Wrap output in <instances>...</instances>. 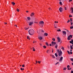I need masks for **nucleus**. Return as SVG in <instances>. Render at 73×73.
<instances>
[{
  "label": "nucleus",
  "instance_id": "nucleus-24",
  "mask_svg": "<svg viewBox=\"0 0 73 73\" xmlns=\"http://www.w3.org/2000/svg\"><path fill=\"white\" fill-rule=\"evenodd\" d=\"M27 19H28V20H31V18H30L29 17H28Z\"/></svg>",
  "mask_w": 73,
  "mask_h": 73
},
{
  "label": "nucleus",
  "instance_id": "nucleus-27",
  "mask_svg": "<svg viewBox=\"0 0 73 73\" xmlns=\"http://www.w3.org/2000/svg\"><path fill=\"white\" fill-rule=\"evenodd\" d=\"M73 28V25H72V27H70V29H72Z\"/></svg>",
  "mask_w": 73,
  "mask_h": 73
},
{
  "label": "nucleus",
  "instance_id": "nucleus-1",
  "mask_svg": "<svg viewBox=\"0 0 73 73\" xmlns=\"http://www.w3.org/2000/svg\"><path fill=\"white\" fill-rule=\"evenodd\" d=\"M29 33L30 35L31 36L33 35L35 33V31L33 29H31V30H29Z\"/></svg>",
  "mask_w": 73,
  "mask_h": 73
},
{
  "label": "nucleus",
  "instance_id": "nucleus-26",
  "mask_svg": "<svg viewBox=\"0 0 73 73\" xmlns=\"http://www.w3.org/2000/svg\"><path fill=\"white\" fill-rule=\"evenodd\" d=\"M57 31H58V32H61V30L60 29L57 30Z\"/></svg>",
  "mask_w": 73,
  "mask_h": 73
},
{
  "label": "nucleus",
  "instance_id": "nucleus-14",
  "mask_svg": "<svg viewBox=\"0 0 73 73\" xmlns=\"http://www.w3.org/2000/svg\"><path fill=\"white\" fill-rule=\"evenodd\" d=\"M33 24V22H31L29 23V25H32Z\"/></svg>",
  "mask_w": 73,
  "mask_h": 73
},
{
  "label": "nucleus",
  "instance_id": "nucleus-3",
  "mask_svg": "<svg viewBox=\"0 0 73 73\" xmlns=\"http://www.w3.org/2000/svg\"><path fill=\"white\" fill-rule=\"evenodd\" d=\"M51 44L52 46H54V45L56 44V43L52 41L51 42Z\"/></svg>",
  "mask_w": 73,
  "mask_h": 73
},
{
  "label": "nucleus",
  "instance_id": "nucleus-25",
  "mask_svg": "<svg viewBox=\"0 0 73 73\" xmlns=\"http://www.w3.org/2000/svg\"><path fill=\"white\" fill-rule=\"evenodd\" d=\"M55 47L56 49H57V45L56 44V46H55Z\"/></svg>",
  "mask_w": 73,
  "mask_h": 73
},
{
  "label": "nucleus",
  "instance_id": "nucleus-13",
  "mask_svg": "<svg viewBox=\"0 0 73 73\" xmlns=\"http://www.w3.org/2000/svg\"><path fill=\"white\" fill-rule=\"evenodd\" d=\"M52 57L53 58H56V57H55V56L53 55H52Z\"/></svg>",
  "mask_w": 73,
  "mask_h": 73
},
{
  "label": "nucleus",
  "instance_id": "nucleus-33",
  "mask_svg": "<svg viewBox=\"0 0 73 73\" xmlns=\"http://www.w3.org/2000/svg\"><path fill=\"white\" fill-rule=\"evenodd\" d=\"M17 12H19V9H17Z\"/></svg>",
  "mask_w": 73,
  "mask_h": 73
},
{
  "label": "nucleus",
  "instance_id": "nucleus-34",
  "mask_svg": "<svg viewBox=\"0 0 73 73\" xmlns=\"http://www.w3.org/2000/svg\"><path fill=\"white\" fill-rule=\"evenodd\" d=\"M67 52L69 54H70V52H69V51L68 50V51H67Z\"/></svg>",
  "mask_w": 73,
  "mask_h": 73
},
{
  "label": "nucleus",
  "instance_id": "nucleus-61",
  "mask_svg": "<svg viewBox=\"0 0 73 73\" xmlns=\"http://www.w3.org/2000/svg\"><path fill=\"white\" fill-rule=\"evenodd\" d=\"M72 65H73V63H72Z\"/></svg>",
  "mask_w": 73,
  "mask_h": 73
},
{
  "label": "nucleus",
  "instance_id": "nucleus-52",
  "mask_svg": "<svg viewBox=\"0 0 73 73\" xmlns=\"http://www.w3.org/2000/svg\"><path fill=\"white\" fill-rule=\"evenodd\" d=\"M72 24H73V23L71 22V25H72Z\"/></svg>",
  "mask_w": 73,
  "mask_h": 73
},
{
  "label": "nucleus",
  "instance_id": "nucleus-62",
  "mask_svg": "<svg viewBox=\"0 0 73 73\" xmlns=\"http://www.w3.org/2000/svg\"><path fill=\"white\" fill-rule=\"evenodd\" d=\"M35 23H38L37 22H35Z\"/></svg>",
  "mask_w": 73,
  "mask_h": 73
},
{
  "label": "nucleus",
  "instance_id": "nucleus-6",
  "mask_svg": "<svg viewBox=\"0 0 73 73\" xmlns=\"http://www.w3.org/2000/svg\"><path fill=\"white\" fill-rule=\"evenodd\" d=\"M67 40H71L70 36H69L68 37Z\"/></svg>",
  "mask_w": 73,
  "mask_h": 73
},
{
  "label": "nucleus",
  "instance_id": "nucleus-60",
  "mask_svg": "<svg viewBox=\"0 0 73 73\" xmlns=\"http://www.w3.org/2000/svg\"><path fill=\"white\" fill-rule=\"evenodd\" d=\"M50 46H52V44H50Z\"/></svg>",
  "mask_w": 73,
  "mask_h": 73
},
{
  "label": "nucleus",
  "instance_id": "nucleus-43",
  "mask_svg": "<svg viewBox=\"0 0 73 73\" xmlns=\"http://www.w3.org/2000/svg\"><path fill=\"white\" fill-rule=\"evenodd\" d=\"M55 26L56 27H57V26H58L56 24H55Z\"/></svg>",
  "mask_w": 73,
  "mask_h": 73
},
{
  "label": "nucleus",
  "instance_id": "nucleus-21",
  "mask_svg": "<svg viewBox=\"0 0 73 73\" xmlns=\"http://www.w3.org/2000/svg\"><path fill=\"white\" fill-rule=\"evenodd\" d=\"M61 48L62 49V50H64V47H62Z\"/></svg>",
  "mask_w": 73,
  "mask_h": 73
},
{
  "label": "nucleus",
  "instance_id": "nucleus-17",
  "mask_svg": "<svg viewBox=\"0 0 73 73\" xmlns=\"http://www.w3.org/2000/svg\"><path fill=\"white\" fill-rule=\"evenodd\" d=\"M70 48L71 49H73V47H72V45L70 46Z\"/></svg>",
  "mask_w": 73,
  "mask_h": 73
},
{
  "label": "nucleus",
  "instance_id": "nucleus-41",
  "mask_svg": "<svg viewBox=\"0 0 73 73\" xmlns=\"http://www.w3.org/2000/svg\"><path fill=\"white\" fill-rule=\"evenodd\" d=\"M22 67H23V68H24V67H25V66L24 65V64H23L22 65Z\"/></svg>",
  "mask_w": 73,
  "mask_h": 73
},
{
  "label": "nucleus",
  "instance_id": "nucleus-10",
  "mask_svg": "<svg viewBox=\"0 0 73 73\" xmlns=\"http://www.w3.org/2000/svg\"><path fill=\"white\" fill-rule=\"evenodd\" d=\"M38 38L40 40H41L42 39V37L40 36L38 37Z\"/></svg>",
  "mask_w": 73,
  "mask_h": 73
},
{
  "label": "nucleus",
  "instance_id": "nucleus-18",
  "mask_svg": "<svg viewBox=\"0 0 73 73\" xmlns=\"http://www.w3.org/2000/svg\"><path fill=\"white\" fill-rule=\"evenodd\" d=\"M50 52V50H48L47 51H46V53H49V52Z\"/></svg>",
  "mask_w": 73,
  "mask_h": 73
},
{
  "label": "nucleus",
  "instance_id": "nucleus-55",
  "mask_svg": "<svg viewBox=\"0 0 73 73\" xmlns=\"http://www.w3.org/2000/svg\"><path fill=\"white\" fill-rule=\"evenodd\" d=\"M27 39H29V38H28V37H29L28 36H27Z\"/></svg>",
  "mask_w": 73,
  "mask_h": 73
},
{
  "label": "nucleus",
  "instance_id": "nucleus-16",
  "mask_svg": "<svg viewBox=\"0 0 73 73\" xmlns=\"http://www.w3.org/2000/svg\"><path fill=\"white\" fill-rule=\"evenodd\" d=\"M11 4L13 5H15V3L14 2H12Z\"/></svg>",
  "mask_w": 73,
  "mask_h": 73
},
{
  "label": "nucleus",
  "instance_id": "nucleus-32",
  "mask_svg": "<svg viewBox=\"0 0 73 73\" xmlns=\"http://www.w3.org/2000/svg\"><path fill=\"white\" fill-rule=\"evenodd\" d=\"M54 28H57V27H56V25L55 24V23L54 25Z\"/></svg>",
  "mask_w": 73,
  "mask_h": 73
},
{
  "label": "nucleus",
  "instance_id": "nucleus-53",
  "mask_svg": "<svg viewBox=\"0 0 73 73\" xmlns=\"http://www.w3.org/2000/svg\"><path fill=\"white\" fill-rule=\"evenodd\" d=\"M70 44H71V43H72V41H70Z\"/></svg>",
  "mask_w": 73,
  "mask_h": 73
},
{
  "label": "nucleus",
  "instance_id": "nucleus-54",
  "mask_svg": "<svg viewBox=\"0 0 73 73\" xmlns=\"http://www.w3.org/2000/svg\"><path fill=\"white\" fill-rule=\"evenodd\" d=\"M33 51H35V50H35V49H33Z\"/></svg>",
  "mask_w": 73,
  "mask_h": 73
},
{
  "label": "nucleus",
  "instance_id": "nucleus-39",
  "mask_svg": "<svg viewBox=\"0 0 73 73\" xmlns=\"http://www.w3.org/2000/svg\"><path fill=\"white\" fill-rule=\"evenodd\" d=\"M69 36H70V37H71V38H72V35H70Z\"/></svg>",
  "mask_w": 73,
  "mask_h": 73
},
{
  "label": "nucleus",
  "instance_id": "nucleus-48",
  "mask_svg": "<svg viewBox=\"0 0 73 73\" xmlns=\"http://www.w3.org/2000/svg\"><path fill=\"white\" fill-rule=\"evenodd\" d=\"M72 17V15H70L69 17Z\"/></svg>",
  "mask_w": 73,
  "mask_h": 73
},
{
  "label": "nucleus",
  "instance_id": "nucleus-7",
  "mask_svg": "<svg viewBox=\"0 0 73 73\" xmlns=\"http://www.w3.org/2000/svg\"><path fill=\"white\" fill-rule=\"evenodd\" d=\"M44 21H40L39 22V24H44Z\"/></svg>",
  "mask_w": 73,
  "mask_h": 73
},
{
  "label": "nucleus",
  "instance_id": "nucleus-56",
  "mask_svg": "<svg viewBox=\"0 0 73 73\" xmlns=\"http://www.w3.org/2000/svg\"><path fill=\"white\" fill-rule=\"evenodd\" d=\"M36 64H37V61H36Z\"/></svg>",
  "mask_w": 73,
  "mask_h": 73
},
{
  "label": "nucleus",
  "instance_id": "nucleus-37",
  "mask_svg": "<svg viewBox=\"0 0 73 73\" xmlns=\"http://www.w3.org/2000/svg\"><path fill=\"white\" fill-rule=\"evenodd\" d=\"M58 63H59V62H58L57 63H56L55 64V65H57V64H58Z\"/></svg>",
  "mask_w": 73,
  "mask_h": 73
},
{
  "label": "nucleus",
  "instance_id": "nucleus-23",
  "mask_svg": "<svg viewBox=\"0 0 73 73\" xmlns=\"http://www.w3.org/2000/svg\"><path fill=\"white\" fill-rule=\"evenodd\" d=\"M70 60L72 61L73 62V58H70Z\"/></svg>",
  "mask_w": 73,
  "mask_h": 73
},
{
  "label": "nucleus",
  "instance_id": "nucleus-42",
  "mask_svg": "<svg viewBox=\"0 0 73 73\" xmlns=\"http://www.w3.org/2000/svg\"><path fill=\"white\" fill-rule=\"evenodd\" d=\"M70 20L71 21V22H72V18L70 19Z\"/></svg>",
  "mask_w": 73,
  "mask_h": 73
},
{
  "label": "nucleus",
  "instance_id": "nucleus-58",
  "mask_svg": "<svg viewBox=\"0 0 73 73\" xmlns=\"http://www.w3.org/2000/svg\"><path fill=\"white\" fill-rule=\"evenodd\" d=\"M52 50V53H53V50Z\"/></svg>",
  "mask_w": 73,
  "mask_h": 73
},
{
  "label": "nucleus",
  "instance_id": "nucleus-29",
  "mask_svg": "<svg viewBox=\"0 0 73 73\" xmlns=\"http://www.w3.org/2000/svg\"><path fill=\"white\" fill-rule=\"evenodd\" d=\"M52 40H53V41H55V39L54 38H53L52 39Z\"/></svg>",
  "mask_w": 73,
  "mask_h": 73
},
{
  "label": "nucleus",
  "instance_id": "nucleus-47",
  "mask_svg": "<svg viewBox=\"0 0 73 73\" xmlns=\"http://www.w3.org/2000/svg\"><path fill=\"white\" fill-rule=\"evenodd\" d=\"M71 42H73V39H71Z\"/></svg>",
  "mask_w": 73,
  "mask_h": 73
},
{
  "label": "nucleus",
  "instance_id": "nucleus-5",
  "mask_svg": "<svg viewBox=\"0 0 73 73\" xmlns=\"http://www.w3.org/2000/svg\"><path fill=\"white\" fill-rule=\"evenodd\" d=\"M59 10L60 12H62V7H60Z\"/></svg>",
  "mask_w": 73,
  "mask_h": 73
},
{
  "label": "nucleus",
  "instance_id": "nucleus-57",
  "mask_svg": "<svg viewBox=\"0 0 73 73\" xmlns=\"http://www.w3.org/2000/svg\"><path fill=\"white\" fill-rule=\"evenodd\" d=\"M4 23V24H7V23Z\"/></svg>",
  "mask_w": 73,
  "mask_h": 73
},
{
  "label": "nucleus",
  "instance_id": "nucleus-59",
  "mask_svg": "<svg viewBox=\"0 0 73 73\" xmlns=\"http://www.w3.org/2000/svg\"><path fill=\"white\" fill-rule=\"evenodd\" d=\"M28 11H26V12L27 13H28Z\"/></svg>",
  "mask_w": 73,
  "mask_h": 73
},
{
  "label": "nucleus",
  "instance_id": "nucleus-36",
  "mask_svg": "<svg viewBox=\"0 0 73 73\" xmlns=\"http://www.w3.org/2000/svg\"><path fill=\"white\" fill-rule=\"evenodd\" d=\"M70 67V66H69V65H68L67 66V68H68Z\"/></svg>",
  "mask_w": 73,
  "mask_h": 73
},
{
  "label": "nucleus",
  "instance_id": "nucleus-40",
  "mask_svg": "<svg viewBox=\"0 0 73 73\" xmlns=\"http://www.w3.org/2000/svg\"><path fill=\"white\" fill-rule=\"evenodd\" d=\"M67 48H68V49H70V47H69V46H67Z\"/></svg>",
  "mask_w": 73,
  "mask_h": 73
},
{
  "label": "nucleus",
  "instance_id": "nucleus-51",
  "mask_svg": "<svg viewBox=\"0 0 73 73\" xmlns=\"http://www.w3.org/2000/svg\"><path fill=\"white\" fill-rule=\"evenodd\" d=\"M71 73H73V70H72L71 71Z\"/></svg>",
  "mask_w": 73,
  "mask_h": 73
},
{
  "label": "nucleus",
  "instance_id": "nucleus-31",
  "mask_svg": "<svg viewBox=\"0 0 73 73\" xmlns=\"http://www.w3.org/2000/svg\"><path fill=\"white\" fill-rule=\"evenodd\" d=\"M59 4H60V5H62V2H61V1H60L59 2Z\"/></svg>",
  "mask_w": 73,
  "mask_h": 73
},
{
  "label": "nucleus",
  "instance_id": "nucleus-9",
  "mask_svg": "<svg viewBox=\"0 0 73 73\" xmlns=\"http://www.w3.org/2000/svg\"><path fill=\"white\" fill-rule=\"evenodd\" d=\"M63 58V57H62V56H61L60 58L59 61H62Z\"/></svg>",
  "mask_w": 73,
  "mask_h": 73
},
{
  "label": "nucleus",
  "instance_id": "nucleus-63",
  "mask_svg": "<svg viewBox=\"0 0 73 73\" xmlns=\"http://www.w3.org/2000/svg\"><path fill=\"white\" fill-rule=\"evenodd\" d=\"M50 7L49 9H50Z\"/></svg>",
  "mask_w": 73,
  "mask_h": 73
},
{
  "label": "nucleus",
  "instance_id": "nucleus-30",
  "mask_svg": "<svg viewBox=\"0 0 73 73\" xmlns=\"http://www.w3.org/2000/svg\"><path fill=\"white\" fill-rule=\"evenodd\" d=\"M29 28V27L28 28H27L26 27L25 28V30H27V29H28Z\"/></svg>",
  "mask_w": 73,
  "mask_h": 73
},
{
  "label": "nucleus",
  "instance_id": "nucleus-20",
  "mask_svg": "<svg viewBox=\"0 0 73 73\" xmlns=\"http://www.w3.org/2000/svg\"><path fill=\"white\" fill-rule=\"evenodd\" d=\"M66 69H67V68H63V70H66Z\"/></svg>",
  "mask_w": 73,
  "mask_h": 73
},
{
  "label": "nucleus",
  "instance_id": "nucleus-15",
  "mask_svg": "<svg viewBox=\"0 0 73 73\" xmlns=\"http://www.w3.org/2000/svg\"><path fill=\"white\" fill-rule=\"evenodd\" d=\"M70 10H72V12L73 13V7H71L70 9Z\"/></svg>",
  "mask_w": 73,
  "mask_h": 73
},
{
  "label": "nucleus",
  "instance_id": "nucleus-35",
  "mask_svg": "<svg viewBox=\"0 0 73 73\" xmlns=\"http://www.w3.org/2000/svg\"><path fill=\"white\" fill-rule=\"evenodd\" d=\"M46 45H47V46H48V43L47 42H46Z\"/></svg>",
  "mask_w": 73,
  "mask_h": 73
},
{
  "label": "nucleus",
  "instance_id": "nucleus-19",
  "mask_svg": "<svg viewBox=\"0 0 73 73\" xmlns=\"http://www.w3.org/2000/svg\"><path fill=\"white\" fill-rule=\"evenodd\" d=\"M55 56H56V57H57L58 56V55H57V53H56L55 54Z\"/></svg>",
  "mask_w": 73,
  "mask_h": 73
},
{
  "label": "nucleus",
  "instance_id": "nucleus-50",
  "mask_svg": "<svg viewBox=\"0 0 73 73\" xmlns=\"http://www.w3.org/2000/svg\"><path fill=\"white\" fill-rule=\"evenodd\" d=\"M41 31L42 32H44V31L42 30Z\"/></svg>",
  "mask_w": 73,
  "mask_h": 73
},
{
  "label": "nucleus",
  "instance_id": "nucleus-8",
  "mask_svg": "<svg viewBox=\"0 0 73 73\" xmlns=\"http://www.w3.org/2000/svg\"><path fill=\"white\" fill-rule=\"evenodd\" d=\"M34 15H35V13H32L31 15V16L32 17V16H33Z\"/></svg>",
  "mask_w": 73,
  "mask_h": 73
},
{
  "label": "nucleus",
  "instance_id": "nucleus-45",
  "mask_svg": "<svg viewBox=\"0 0 73 73\" xmlns=\"http://www.w3.org/2000/svg\"><path fill=\"white\" fill-rule=\"evenodd\" d=\"M70 53L71 54H72V51H70Z\"/></svg>",
  "mask_w": 73,
  "mask_h": 73
},
{
  "label": "nucleus",
  "instance_id": "nucleus-4",
  "mask_svg": "<svg viewBox=\"0 0 73 73\" xmlns=\"http://www.w3.org/2000/svg\"><path fill=\"white\" fill-rule=\"evenodd\" d=\"M57 39L58 40V42H60V41L61 40L60 39V38H59V37H58L57 38Z\"/></svg>",
  "mask_w": 73,
  "mask_h": 73
},
{
  "label": "nucleus",
  "instance_id": "nucleus-12",
  "mask_svg": "<svg viewBox=\"0 0 73 73\" xmlns=\"http://www.w3.org/2000/svg\"><path fill=\"white\" fill-rule=\"evenodd\" d=\"M48 34L47 33H45L44 34V36H48Z\"/></svg>",
  "mask_w": 73,
  "mask_h": 73
},
{
  "label": "nucleus",
  "instance_id": "nucleus-28",
  "mask_svg": "<svg viewBox=\"0 0 73 73\" xmlns=\"http://www.w3.org/2000/svg\"><path fill=\"white\" fill-rule=\"evenodd\" d=\"M71 69H72V68H67V69H68V70H71Z\"/></svg>",
  "mask_w": 73,
  "mask_h": 73
},
{
  "label": "nucleus",
  "instance_id": "nucleus-2",
  "mask_svg": "<svg viewBox=\"0 0 73 73\" xmlns=\"http://www.w3.org/2000/svg\"><path fill=\"white\" fill-rule=\"evenodd\" d=\"M57 51L58 52V55L59 56L61 57L62 54V52L61 50V49H60V51L59 50V49H58L57 50Z\"/></svg>",
  "mask_w": 73,
  "mask_h": 73
},
{
  "label": "nucleus",
  "instance_id": "nucleus-49",
  "mask_svg": "<svg viewBox=\"0 0 73 73\" xmlns=\"http://www.w3.org/2000/svg\"><path fill=\"white\" fill-rule=\"evenodd\" d=\"M64 9H65V10H66V7H64Z\"/></svg>",
  "mask_w": 73,
  "mask_h": 73
},
{
  "label": "nucleus",
  "instance_id": "nucleus-46",
  "mask_svg": "<svg viewBox=\"0 0 73 73\" xmlns=\"http://www.w3.org/2000/svg\"><path fill=\"white\" fill-rule=\"evenodd\" d=\"M38 63H39V64H40V62H41L38 61Z\"/></svg>",
  "mask_w": 73,
  "mask_h": 73
},
{
  "label": "nucleus",
  "instance_id": "nucleus-22",
  "mask_svg": "<svg viewBox=\"0 0 73 73\" xmlns=\"http://www.w3.org/2000/svg\"><path fill=\"white\" fill-rule=\"evenodd\" d=\"M21 70H24V69L23 68H21Z\"/></svg>",
  "mask_w": 73,
  "mask_h": 73
},
{
  "label": "nucleus",
  "instance_id": "nucleus-11",
  "mask_svg": "<svg viewBox=\"0 0 73 73\" xmlns=\"http://www.w3.org/2000/svg\"><path fill=\"white\" fill-rule=\"evenodd\" d=\"M63 33L64 35H66V32L65 31H63Z\"/></svg>",
  "mask_w": 73,
  "mask_h": 73
},
{
  "label": "nucleus",
  "instance_id": "nucleus-44",
  "mask_svg": "<svg viewBox=\"0 0 73 73\" xmlns=\"http://www.w3.org/2000/svg\"><path fill=\"white\" fill-rule=\"evenodd\" d=\"M68 21L67 22V23H69V21H70V20H68Z\"/></svg>",
  "mask_w": 73,
  "mask_h": 73
},
{
  "label": "nucleus",
  "instance_id": "nucleus-64",
  "mask_svg": "<svg viewBox=\"0 0 73 73\" xmlns=\"http://www.w3.org/2000/svg\"><path fill=\"white\" fill-rule=\"evenodd\" d=\"M71 44H73V42H72L71 43Z\"/></svg>",
  "mask_w": 73,
  "mask_h": 73
},
{
  "label": "nucleus",
  "instance_id": "nucleus-38",
  "mask_svg": "<svg viewBox=\"0 0 73 73\" xmlns=\"http://www.w3.org/2000/svg\"><path fill=\"white\" fill-rule=\"evenodd\" d=\"M43 48H44L45 49V48H46V46H43Z\"/></svg>",
  "mask_w": 73,
  "mask_h": 73
}]
</instances>
